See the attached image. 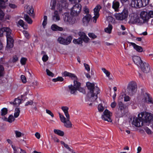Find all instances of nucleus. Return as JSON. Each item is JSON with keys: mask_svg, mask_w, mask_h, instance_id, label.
<instances>
[{"mask_svg": "<svg viewBox=\"0 0 153 153\" xmlns=\"http://www.w3.org/2000/svg\"><path fill=\"white\" fill-rule=\"evenodd\" d=\"M87 86L89 90V94H91L90 100L91 102L94 101L97 98V94L100 93L99 88L97 86H94V84L93 83L88 82Z\"/></svg>", "mask_w": 153, "mask_h": 153, "instance_id": "obj_1", "label": "nucleus"}, {"mask_svg": "<svg viewBox=\"0 0 153 153\" xmlns=\"http://www.w3.org/2000/svg\"><path fill=\"white\" fill-rule=\"evenodd\" d=\"M118 107L115 113L116 116L120 118L123 117L128 111V107L122 102H119Z\"/></svg>", "mask_w": 153, "mask_h": 153, "instance_id": "obj_2", "label": "nucleus"}, {"mask_svg": "<svg viewBox=\"0 0 153 153\" xmlns=\"http://www.w3.org/2000/svg\"><path fill=\"white\" fill-rule=\"evenodd\" d=\"M4 32L6 33V36L7 40V45L6 47L10 48L13 46L14 40L13 38L11 30L9 27H3Z\"/></svg>", "mask_w": 153, "mask_h": 153, "instance_id": "obj_3", "label": "nucleus"}, {"mask_svg": "<svg viewBox=\"0 0 153 153\" xmlns=\"http://www.w3.org/2000/svg\"><path fill=\"white\" fill-rule=\"evenodd\" d=\"M140 115L142 120H143L144 124L146 125H149V123L152 120V115L147 112H142Z\"/></svg>", "mask_w": 153, "mask_h": 153, "instance_id": "obj_4", "label": "nucleus"}, {"mask_svg": "<svg viewBox=\"0 0 153 153\" xmlns=\"http://www.w3.org/2000/svg\"><path fill=\"white\" fill-rule=\"evenodd\" d=\"M128 15V10L126 9H124L121 13H115L114 14V17L117 20L122 21L126 19Z\"/></svg>", "mask_w": 153, "mask_h": 153, "instance_id": "obj_5", "label": "nucleus"}, {"mask_svg": "<svg viewBox=\"0 0 153 153\" xmlns=\"http://www.w3.org/2000/svg\"><path fill=\"white\" fill-rule=\"evenodd\" d=\"M74 82L73 85H69L68 87L71 94L76 95L77 93V88H78L79 86H80L81 84L80 82L75 80H74Z\"/></svg>", "mask_w": 153, "mask_h": 153, "instance_id": "obj_6", "label": "nucleus"}, {"mask_svg": "<svg viewBox=\"0 0 153 153\" xmlns=\"http://www.w3.org/2000/svg\"><path fill=\"white\" fill-rule=\"evenodd\" d=\"M130 22L133 24H137L138 25H141L143 23V21L136 13L131 14Z\"/></svg>", "mask_w": 153, "mask_h": 153, "instance_id": "obj_7", "label": "nucleus"}, {"mask_svg": "<svg viewBox=\"0 0 153 153\" xmlns=\"http://www.w3.org/2000/svg\"><path fill=\"white\" fill-rule=\"evenodd\" d=\"M137 85L136 83L134 82H130L127 87V91L130 95H132L136 92Z\"/></svg>", "mask_w": 153, "mask_h": 153, "instance_id": "obj_8", "label": "nucleus"}, {"mask_svg": "<svg viewBox=\"0 0 153 153\" xmlns=\"http://www.w3.org/2000/svg\"><path fill=\"white\" fill-rule=\"evenodd\" d=\"M142 102L148 104H153V100L147 93H143L141 95Z\"/></svg>", "mask_w": 153, "mask_h": 153, "instance_id": "obj_9", "label": "nucleus"}, {"mask_svg": "<svg viewBox=\"0 0 153 153\" xmlns=\"http://www.w3.org/2000/svg\"><path fill=\"white\" fill-rule=\"evenodd\" d=\"M59 117L61 122L64 123V126L66 128H70L72 127V124L70 121V117H67L66 118L62 115L59 113Z\"/></svg>", "mask_w": 153, "mask_h": 153, "instance_id": "obj_10", "label": "nucleus"}, {"mask_svg": "<svg viewBox=\"0 0 153 153\" xmlns=\"http://www.w3.org/2000/svg\"><path fill=\"white\" fill-rule=\"evenodd\" d=\"M138 116L139 117L138 118L134 117L132 123V125L136 127H140L142 126L144 123L143 120H142L140 114H139Z\"/></svg>", "mask_w": 153, "mask_h": 153, "instance_id": "obj_11", "label": "nucleus"}, {"mask_svg": "<svg viewBox=\"0 0 153 153\" xmlns=\"http://www.w3.org/2000/svg\"><path fill=\"white\" fill-rule=\"evenodd\" d=\"M81 6L79 4H76L71 8V14L74 16H77L79 13Z\"/></svg>", "mask_w": 153, "mask_h": 153, "instance_id": "obj_12", "label": "nucleus"}, {"mask_svg": "<svg viewBox=\"0 0 153 153\" xmlns=\"http://www.w3.org/2000/svg\"><path fill=\"white\" fill-rule=\"evenodd\" d=\"M112 116V113L108 110L105 109L103 112V114L102 116V120L107 121L109 122L112 121L111 117Z\"/></svg>", "mask_w": 153, "mask_h": 153, "instance_id": "obj_13", "label": "nucleus"}, {"mask_svg": "<svg viewBox=\"0 0 153 153\" xmlns=\"http://www.w3.org/2000/svg\"><path fill=\"white\" fill-rule=\"evenodd\" d=\"M63 19L65 22L67 24L73 25L75 23V19L70 15L68 13H65Z\"/></svg>", "mask_w": 153, "mask_h": 153, "instance_id": "obj_14", "label": "nucleus"}, {"mask_svg": "<svg viewBox=\"0 0 153 153\" xmlns=\"http://www.w3.org/2000/svg\"><path fill=\"white\" fill-rule=\"evenodd\" d=\"M72 39V38L71 36H68L66 39L59 37L57 41L61 44L68 45L71 43Z\"/></svg>", "mask_w": 153, "mask_h": 153, "instance_id": "obj_15", "label": "nucleus"}, {"mask_svg": "<svg viewBox=\"0 0 153 153\" xmlns=\"http://www.w3.org/2000/svg\"><path fill=\"white\" fill-rule=\"evenodd\" d=\"M101 8V6L99 5H97L94 9V16L93 17V22L95 23L96 22L97 19L99 16V12Z\"/></svg>", "mask_w": 153, "mask_h": 153, "instance_id": "obj_16", "label": "nucleus"}, {"mask_svg": "<svg viewBox=\"0 0 153 153\" xmlns=\"http://www.w3.org/2000/svg\"><path fill=\"white\" fill-rule=\"evenodd\" d=\"M131 5L132 7L136 8H139L143 6L141 0H132Z\"/></svg>", "mask_w": 153, "mask_h": 153, "instance_id": "obj_17", "label": "nucleus"}, {"mask_svg": "<svg viewBox=\"0 0 153 153\" xmlns=\"http://www.w3.org/2000/svg\"><path fill=\"white\" fill-rule=\"evenodd\" d=\"M25 11L33 18L35 17V14L34 12V10L32 6L26 5L25 7Z\"/></svg>", "mask_w": 153, "mask_h": 153, "instance_id": "obj_18", "label": "nucleus"}, {"mask_svg": "<svg viewBox=\"0 0 153 153\" xmlns=\"http://www.w3.org/2000/svg\"><path fill=\"white\" fill-rule=\"evenodd\" d=\"M142 71L145 73H148L149 72L150 68L149 65L146 63H143L140 66Z\"/></svg>", "mask_w": 153, "mask_h": 153, "instance_id": "obj_19", "label": "nucleus"}, {"mask_svg": "<svg viewBox=\"0 0 153 153\" xmlns=\"http://www.w3.org/2000/svg\"><path fill=\"white\" fill-rule=\"evenodd\" d=\"M140 16L143 20L142 21H143V23L144 22L147 21L149 19L148 13L145 11H143L141 13Z\"/></svg>", "mask_w": 153, "mask_h": 153, "instance_id": "obj_20", "label": "nucleus"}, {"mask_svg": "<svg viewBox=\"0 0 153 153\" xmlns=\"http://www.w3.org/2000/svg\"><path fill=\"white\" fill-rule=\"evenodd\" d=\"M132 59L134 63L138 66H140L141 64L143 63L139 56H134L133 57Z\"/></svg>", "mask_w": 153, "mask_h": 153, "instance_id": "obj_21", "label": "nucleus"}, {"mask_svg": "<svg viewBox=\"0 0 153 153\" xmlns=\"http://www.w3.org/2000/svg\"><path fill=\"white\" fill-rule=\"evenodd\" d=\"M91 18L90 14L86 15L83 18L82 22L84 25H87Z\"/></svg>", "mask_w": 153, "mask_h": 153, "instance_id": "obj_22", "label": "nucleus"}, {"mask_svg": "<svg viewBox=\"0 0 153 153\" xmlns=\"http://www.w3.org/2000/svg\"><path fill=\"white\" fill-rule=\"evenodd\" d=\"M60 17L58 12L57 11H54L52 15V20L54 22H57L60 20Z\"/></svg>", "mask_w": 153, "mask_h": 153, "instance_id": "obj_23", "label": "nucleus"}, {"mask_svg": "<svg viewBox=\"0 0 153 153\" xmlns=\"http://www.w3.org/2000/svg\"><path fill=\"white\" fill-rule=\"evenodd\" d=\"M79 35L83 41L85 42H88L89 41V38L86 36L85 33L83 32H80Z\"/></svg>", "mask_w": 153, "mask_h": 153, "instance_id": "obj_24", "label": "nucleus"}, {"mask_svg": "<svg viewBox=\"0 0 153 153\" xmlns=\"http://www.w3.org/2000/svg\"><path fill=\"white\" fill-rule=\"evenodd\" d=\"M130 44L133 46L134 48L137 52H141L143 51V49L142 48L139 46L137 45H136L135 43L133 42H129Z\"/></svg>", "mask_w": 153, "mask_h": 153, "instance_id": "obj_25", "label": "nucleus"}, {"mask_svg": "<svg viewBox=\"0 0 153 153\" xmlns=\"http://www.w3.org/2000/svg\"><path fill=\"white\" fill-rule=\"evenodd\" d=\"M63 75L65 76H69L71 77L72 79H76V76L73 74L68 72L66 71L64 72Z\"/></svg>", "mask_w": 153, "mask_h": 153, "instance_id": "obj_26", "label": "nucleus"}, {"mask_svg": "<svg viewBox=\"0 0 153 153\" xmlns=\"http://www.w3.org/2000/svg\"><path fill=\"white\" fill-rule=\"evenodd\" d=\"M60 1L61 3V5H59V10H60L61 9L62 7H66L68 5V4L67 2V0H60Z\"/></svg>", "mask_w": 153, "mask_h": 153, "instance_id": "obj_27", "label": "nucleus"}, {"mask_svg": "<svg viewBox=\"0 0 153 153\" xmlns=\"http://www.w3.org/2000/svg\"><path fill=\"white\" fill-rule=\"evenodd\" d=\"M119 5V3L118 2L114 1L113 2L112 7L115 11H118Z\"/></svg>", "mask_w": 153, "mask_h": 153, "instance_id": "obj_28", "label": "nucleus"}, {"mask_svg": "<svg viewBox=\"0 0 153 153\" xmlns=\"http://www.w3.org/2000/svg\"><path fill=\"white\" fill-rule=\"evenodd\" d=\"M51 29L53 30L62 31L63 29L62 27H59L56 25H53L51 26Z\"/></svg>", "mask_w": 153, "mask_h": 153, "instance_id": "obj_29", "label": "nucleus"}, {"mask_svg": "<svg viewBox=\"0 0 153 153\" xmlns=\"http://www.w3.org/2000/svg\"><path fill=\"white\" fill-rule=\"evenodd\" d=\"M24 17L25 20L28 24H32L33 21L27 14H25Z\"/></svg>", "mask_w": 153, "mask_h": 153, "instance_id": "obj_30", "label": "nucleus"}, {"mask_svg": "<svg viewBox=\"0 0 153 153\" xmlns=\"http://www.w3.org/2000/svg\"><path fill=\"white\" fill-rule=\"evenodd\" d=\"M61 109L64 112L66 117H70L68 111V107L67 106H62L61 107Z\"/></svg>", "mask_w": 153, "mask_h": 153, "instance_id": "obj_31", "label": "nucleus"}, {"mask_svg": "<svg viewBox=\"0 0 153 153\" xmlns=\"http://www.w3.org/2000/svg\"><path fill=\"white\" fill-rule=\"evenodd\" d=\"M53 132L55 134L60 136L62 137L64 134V132L60 130L55 129L53 130Z\"/></svg>", "mask_w": 153, "mask_h": 153, "instance_id": "obj_32", "label": "nucleus"}, {"mask_svg": "<svg viewBox=\"0 0 153 153\" xmlns=\"http://www.w3.org/2000/svg\"><path fill=\"white\" fill-rule=\"evenodd\" d=\"M112 29V26L111 25L109 24L108 27L105 29V31L106 33H111Z\"/></svg>", "mask_w": 153, "mask_h": 153, "instance_id": "obj_33", "label": "nucleus"}, {"mask_svg": "<svg viewBox=\"0 0 153 153\" xmlns=\"http://www.w3.org/2000/svg\"><path fill=\"white\" fill-rule=\"evenodd\" d=\"M21 101L20 99L16 98L15 99L13 103L15 106H18L21 103Z\"/></svg>", "mask_w": 153, "mask_h": 153, "instance_id": "obj_34", "label": "nucleus"}, {"mask_svg": "<svg viewBox=\"0 0 153 153\" xmlns=\"http://www.w3.org/2000/svg\"><path fill=\"white\" fill-rule=\"evenodd\" d=\"M73 42L75 44H79L82 43V41L81 38L80 37L77 39H74Z\"/></svg>", "mask_w": 153, "mask_h": 153, "instance_id": "obj_35", "label": "nucleus"}, {"mask_svg": "<svg viewBox=\"0 0 153 153\" xmlns=\"http://www.w3.org/2000/svg\"><path fill=\"white\" fill-rule=\"evenodd\" d=\"M20 112V111L19 108H16L15 109V112L14 114V117L15 118L17 117L19 115Z\"/></svg>", "mask_w": 153, "mask_h": 153, "instance_id": "obj_36", "label": "nucleus"}, {"mask_svg": "<svg viewBox=\"0 0 153 153\" xmlns=\"http://www.w3.org/2000/svg\"><path fill=\"white\" fill-rule=\"evenodd\" d=\"M17 25L19 26H20L22 27H23L24 29H26V28L24 27L25 24L24 22L22 20L20 19L18 22Z\"/></svg>", "mask_w": 153, "mask_h": 153, "instance_id": "obj_37", "label": "nucleus"}, {"mask_svg": "<svg viewBox=\"0 0 153 153\" xmlns=\"http://www.w3.org/2000/svg\"><path fill=\"white\" fill-rule=\"evenodd\" d=\"M56 1L55 0H52L51 3V9L54 10L56 5Z\"/></svg>", "mask_w": 153, "mask_h": 153, "instance_id": "obj_38", "label": "nucleus"}, {"mask_svg": "<svg viewBox=\"0 0 153 153\" xmlns=\"http://www.w3.org/2000/svg\"><path fill=\"white\" fill-rule=\"evenodd\" d=\"M63 78L62 77H58L56 78L53 79H52V81L53 82H55L57 81H62L63 80Z\"/></svg>", "mask_w": 153, "mask_h": 153, "instance_id": "obj_39", "label": "nucleus"}, {"mask_svg": "<svg viewBox=\"0 0 153 153\" xmlns=\"http://www.w3.org/2000/svg\"><path fill=\"white\" fill-rule=\"evenodd\" d=\"M15 120V119L12 115H10L9 116L8 118L7 122L10 123H11L13 122Z\"/></svg>", "mask_w": 153, "mask_h": 153, "instance_id": "obj_40", "label": "nucleus"}, {"mask_svg": "<svg viewBox=\"0 0 153 153\" xmlns=\"http://www.w3.org/2000/svg\"><path fill=\"white\" fill-rule=\"evenodd\" d=\"M8 0H0V7H4L5 6V3Z\"/></svg>", "mask_w": 153, "mask_h": 153, "instance_id": "obj_41", "label": "nucleus"}, {"mask_svg": "<svg viewBox=\"0 0 153 153\" xmlns=\"http://www.w3.org/2000/svg\"><path fill=\"white\" fill-rule=\"evenodd\" d=\"M7 109L6 108H3L1 110V115H4L7 113Z\"/></svg>", "mask_w": 153, "mask_h": 153, "instance_id": "obj_42", "label": "nucleus"}, {"mask_svg": "<svg viewBox=\"0 0 153 153\" xmlns=\"http://www.w3.org/2000/svg\"><path fill=\"white\" fill-rule=\"evenodd\" d=\"M4 70L3 66L0 65V76L4 75Z\"/></svg>", "mask_w": 153, "mask_h": 153, "instance_id": "obj_43", "label": "nucleus"}, {"mask_svg": "<svg viewBox=\"0 0 153 153\" xmlns=\"http://www.w3.org/2000/svg\"><path fill=\"white\" fill-rule=\"evenodd\" d=\"M5 6H6L5 5ZM5 7V6L4 7H0V8H4ZM4 13L3 12V11L1 10L0 9V20L2 19L4 17Z\"/></svg>", "mask_w": 153, "mask_h": 153, "instance_id": "obj_44", "label": "nucleus"}, {"mask_svg": "<svg viewBox=\"0 0 153 153\" xmlns=\"http://www.w3.org/2000/svg\"><path fill=\"white\" fill-rule=\"evenodd\" d=\"M102 71L106 74V76L109 77L110 74V73L104 68H102Z\"/></svg>", "mask_w": 153, "mask_h": 153, "instance_id": "obj_45", "label": "nucleus"}, {"mask_svg": "<svg viewBox=\"0 0 153 153\" xmlns=\"http://www.w3.org/2000/svg\"><path fill=\"white\" fill-rule=\"evenodd\" d=\"M83 11L86 15L89 14V10L87 7L85 6L83 7Z\"/></svg>", "mask_w": 153, "mask_h": 153, "instance_id": "obj_46", "label": "nucleus"}, {"mask_svg": "<svg viewBox=\"0 0 153 153\" xmlns=\"http://www.w3.org/2000/svg\"><path fill=\"white\" fill-rule=\"evenodd\" d=\"M144 129L145 131L146 132V133L149 134H152V131L148 127H146L144 128Z\"/></svg>", "mask_w": 153, "mask_h": 153, "instance_id": "obj_47", "label": "nucleus"}, {"mask_svg": "<svg viewBox=\"0 0 153 153\" xmlns=\"http://www.w3.org/2000/svg\"><path fill=\"white\" fill-rule=\"evenodd\" d=\"M46 72L47 74L53 77L54 76V74H53L48 69H46Z\"/></svg>", "mask_w": 153, "mask_h": 153, "instance_id": "obj_48", "label": "nucleus"}, {"mask_svg": "<svg viewBox=\"0 0 153 153\" xmlns=\"http://www.w3.org/2000/svg\"><path fill=\"white\" fill-rule=\"evenodd\" d=\"M77 90L79 91L80 92L82 93L83 94H85V89L83 88L80 87V86H79V88H77Z\"/></svg>", "mask_w": 153, "mask_h": 153, "instance_id": "obj_49", "label": "nucleus"}, {"mask_svg": "<svg viewBox=\"0 0 153 153\" xmlns=\"http://www.w3.org/2000/svg\"><path fill=\"white\" fill-rule=\"evenodd\" d=\"M27 61V59L24 57L22 58L20 60V62L21 64L22 65H25Z\"/></svg>", "mask_w": 153, "mask_h": 153, "instance_id": "obj_50", "label": "nucleus"}, {"mask_svg": "<svg viewBox=\"0 0 153 153\" xmlns=\"http://www.w3.org/2000/svg\"><path fill=\"white\" fill-rule=\"evenodd\" d=\"M48 57L47 55H44L42 57V60L44 62H46L48 59Z\"/></svg>", "mask_w": 153, "mask_h": 153, "instance_id": "obj_51", "label": "nucleus"}, {"mask_svg": "<svg viewBox=\"0 0 153 153\" xmlns=\"http://www.w3.org/2000/svg\"><path fill=\"white\" fill-rule=\"evenodd\" d=\"M98 108L99 111H102L104 109V107L102 106V105L101 104H99L98 106Z\"/></svg>", "mask_w": 153, "mask_h": 153, "instance_id": "obj_52", "label": "nucleus"}, {"mask_svg": "<svg viewBox=\"0 0 153 153\" xmlns=\"http://www.w3.org/2000/svg\"><path fill=\"white\" fill-rule=\"evenodd\" d=\"M84 65L85 68V69L87 70L88 71H90V66L88 64L84 63Z\"/></svg>", "mask_w": 153, "mask_h": 153, "instance_id": "obj_53", "label": "nucleus"}, {"mask_svg": "<svg viewBox=\"0 0 153 153\" xmlns=\"http://www.w3.org/2000/svg\"><path fill=\"white\" fill-rule=\"evenodd\" d=\"M88 35L90 37L92 38L93 39L97 37V36L93 33H88Z\"/></svg>", "mask_w": 153, "mask_h": 153, "instance_id": "obj_54", "label": "nucleus"}, {"mask_svg": "<svg viewBox=\"0 0 153 153\" xmlns=\"http://www.w3.org/2000/svg\"><path fill=\"white\" fill-rule=\"evenodd\" d=\"M21 79L22 82L24 83H25L26 82V79L24 75H22L21 76Z\"/></svg>", "mask_w": 153, "mask_h": 153, "instance_id": "obj_55", "label": "nucleus"}, {"mask_svg": "<svg viewBox=\"0 0 153 153\" xmlns=\"http://www.w3.org/2000/svg\"><path fill=\"white\" fill-rule=\"evenodd\" d=\"M15 133L17 137H20L22 136V134L21 132L17 131H16Z\"/></svg>", "mask_w": 153, "mask_h": 153, "instance_id": "obj_56", "label": "nucleus"}, {"mask_svg": "<svg viewBox=\"0 0 153 153\" xmlns=\"http://www.w3.org/2000/svg\"><path fill=\"white\" fill-rule=\"evenodd\" d=\"M46 112L47 114L50 115L52 117H54V115L53 114L51 111L48 109H46Z\"/></svg>", "mask_w": 153, "mask_h": 153, "instance_id": "obj_57", "label": "nucleus"}, {"mask_svg": "<svg viewBox=\"0 0 153 153\" xmlns=\"http://www.w3.org/2000/svg\"><path fill=\"white\" fill-rule=\"evenodd\" d=\"M33 103V101L32 100H30L26 102L25 104V106H27L29 105H32Z\"/></svg>", "mask_w": 153, "mask_h": 153, "instance_id": "obj_58", "label": "nucleus"}, {"mask_svg": "<svg viewBox=\"0 0 153 153\" xmlns=\"http://www.w3.org/2000/svg\"><path fill=\"white\" fill-rule=\"evenodd\" d=\"M124 101L125 102H127L129 101L130 100V97L126 95L124 97Z\"/></svg>", "mask_w": 153, "mask_h": 153, "instance_id": "obj_59", "label": "nucleus"}, {"mask_svg": "<svg viewBox=\"0 0 153 153\" xmlns=\"http://www.w3.org/2000/svg\"><path fill=\"white\" fill-rule=\"evenodd\" d=\"M117 105L116 102L114 101L112 102L111 104V106L112 108L115 107Z\"/></svg>", "mask_w": 153, "mask_h": 153, "instance_id": "obj_60", "label": "nucleus"}, {"mask_svg": "<svg viewBox=\"0 0 153 153\" xmlns=\"http://www.w3.org/2000/svg\"><path fill=\"white\" fill-rule=\"evenodd\" d=\"M149 19L150 18H153V10L150 11L148 12Z\"/></svg>", "mask_w": 153, "mask_h": 153, "instance_id": "obj_61", "label": "nucleus"}, {"mask_svg": "<svg viewBox=\"0 0 153 153\" xmlns=\"http://www.w3.org/2000/svg\"><path fill=\"white\" fill-rule=\"evenodd\" d=\"M52 139L55 142H59V140L56 137L52 136Z\"/></svg>", "mask_w": 153, "mask_h": 153, "instance_id": "obj_62", "label": "nucleus"}, {"mask_svg": "<svg viewBox=\"0 0 153 153\" xmlns=\"http://www.w3.org/2000/svg\"><path fill=\"white\" fill-rule=\"evenodd\" d=\"M9 6L10 8L13 9H14L17 7L16 5L12 4H9Z\"/></svg>", "mask_w": 153, "mask_h": 153, "instance_id": "obj_63", "label": "nucleus"}, {"mask_svg": "<svg viewBox=\"0 0 153 153\" xmlns=\"http://www.w3.org/2000/svg\"><path fill=\"white\" fill-rule=\"evenodd\" d=\"M35 137L38 139H39L40 138V134L38 132H36L35 134Z\"/></svg>", "mask_w": 153, "mask_h": 153, "instance_id": "obj_64", "label": "nucleus"}]
</instances>
